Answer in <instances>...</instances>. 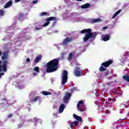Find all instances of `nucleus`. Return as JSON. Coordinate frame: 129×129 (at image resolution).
<instances>
[{"label":"nucleus","instance_id":"obj_42","mask_svg":"<svg viewBox=\"0 0 129 129\" xmlns=\"http://www.w3.org/2000/svg\"><path fill=\"white\" fill-rule=\"evenodd\" d=\"M21 0H15V3H19V2H21Z\"/></svg>","mask_w":129,"mask_h":129},{"label":"nucleus","instance_id":"obj_43","mask_svg":"<svg viewBox=\"0 0 129 129\" xmlns=\"http://www.w3.org/2000/svg\"><path fill=\"white\" fill-rule=\"evenodd\" d=\"M107 85H110V84H111V83H110V82H107V83H106V84Z\"/></svg>","mask_w":129,"mask_h":129},{"label":"nucleus","instance_id":"obj_1","mask_svg":"<svg viewBox=\"0 0 129 129\" xmlns=\"http://www.w3.org/2000/svg\"><path fill=\"white\" fill-rule=\"evenodd\" d=\"M58 65H59V60L57 58L49 61L46 64V71L47 73H52L57 71Z\"/></svg>","mask_w":129,"mask_h":129},{"label":"nucleus","instance_id":"obj_23","mask_svg":"<svg viewBox=\"0 0 129 129\" xmlns=\"http://www.w3.org/2000/svg\"><path fill=\"white\" fill-rule=\"evenodd\" d=\"M41 93L43 94V95H45V96L51 95V94H52V93L50 92H47V91H42Z\"/></svg>","mask_w":129,"mask_h":129},{"label":"nucleus","instance_id":"obj_36","mask_svg":"<svg viewBox=\"0 0 129 129\" xmlns=\"http://www.w3.org/2000/svg\"><path fill=\"white\" fill-rule=\"evenodd\" d=\"M100 100L102 102H104V101H105V99L104 98H100Z\"/></svg>","mask_w":129,"mask_h":129},{"label":"nucleus","instance_id":"obj_46","mask_svg":"<svg viewBox=\"0 0 129 129\" xmlns=\"http://www.w3.org/2000/svg\"><path fill=\"white\" fill-rule=\"evenodd\" d=\"M61 56H64L65 55V53L63 52L61 54Z\"/></svg>","mask_w":129,"mask_h":129},{"label":"nucleus","instance_id":"obj_9","mask_svg":"<svg viewBox=\"0 0 129 129\" xmlns=\"http://www.w3.org/2000/svg\"><path fill=\"white\" fill-rule=\"evenodd\" d=\"M71 97V93H67L63 97V101L64 103H68L69 102V100Z\"/></svg>","mask_w":129,"mask_h":129},{"label":"nucleus","instance_id":"obj_26","mask_svg":"<svg viewBox=\"0 0 129 129\" xmlns=\"http://www.w3.org/2000/svg\"><path fill=\"white\" fill-rule=\"evenodd\" d=\"M40 99H41L40 96H36L32 99V101L36 102V101H38V100H40Z\"/></svg>","mask_w":129,"mask_h":129},{"label":"nucleus","instance_id":"obj_12","mask_svg":"<svg viewBox=\"0 0 129 129\" xmlns=\"http://www.w3.org/2000/svg\"><path fill=\"white\" fill-rule=\"evenodd\" d=\"M8 59V54H7V53L4 52L3 53V56H2V59L3 60L2 61V64L3 65V61H8L9 63V60H7Z\"/></svg>","mask_w":129,"mask_h":129},{"label":"nucleus","instance_id":"obj_37","mask_svg":"<svg viewBox=\"0 0 129 129\" xmlns=\"http://www.w3.org/2000/svg\"><path fill=\"white\" fill-rule=\"evenodd\" d=\"M32 75L35 77V76H37V75H38V73H33Z\"/></svg>","mask_w":129,"mask_h":129},{"label":"nucleus","instance_id":"obj_29","mask_svg":"<svg viewBox=\"0 0 129 129\" xmlns=\"http://www.w3.org/2000/svg\"><path fill=\"white\" fill-rule=\"evenodd\" d=\"M5 16V11L3 9H0V17H4Z\"/></svg>","mask_w":129,"mask_h":129},{"label":"nucleus","instance_id":"obj_35","mask_svg":"<svg viewBox=\"0 0 129 129\" xmlns=\"http://www.w3.org/2000/svg\"><path fill=\"white\" fill-rule=\"evenodd\" d=\"M35 31H40L41 30V28L40 27H35Z\"/></svg>","mask_w":129,"mask_h":129},{"label":"nucleus","instance_id":"obj_6","mask_svg":"<svg viewBox=\"0 0 129 129\" xmlns=\"http://www.w3.org/2000/svg\"><path fill=\"white\" fill-rule=\"evenodd\" d=\"M67 81H68V72L66 70H64L62 74L61 84L62 85H65Z\"/></svg>","mask_w":129,"mask_h":129},{"label":"nucleus","instance_id":"obj_2","mask_svg":"<svg viewBox=\"0 0 129 129\" xmlns=\"http://www.w3.org/2000/svg\"><path fill=\"white\" fill-rule=\"evenodd\" d=\"M91 29H86L81 31V34H84L87 33L85 34V36L83 38L84 42H87L89 39H93V40L95 39L96 36H97V33L96 32H91Z\"/></svg>","mask_w":129,"mask_h":129},{"label":"nucleus","instance_id":"obj_49","mask_svg":"<svg viewBox=\"0 0 129 129\" xmlns=\"http://www.w3.org/2000/svg\"><path fill=\"white\" fill-rule=\"evenodd\" d=\"M77 66H80V64L78 63V64H76Z\"/></svg>","mask_w":129,"mask_h":129},{"label":"nucleus","instance_id":"obj_50","mask_svg":"<svg viewBox=\"0 0 129 129\" xmlns=\"http://www.w3.org/2000/svg\"><path fill=\"white\" fill-rule=\"evenodd\" d=\"M2 53H3V52L0 51V56H1V55H2Z\"/></svg>","mask_w":129,"mask_h":129},{"label":"nucleus","instance_id":"obj_21","mask_svg":"<svg viewBox=\"0 0 129 129\" xmlns=\"http://www.w3.org/2000/svg\"><path fill=\"white\" fill-rule=\"evenodd\" d=\"M121 12V10H119L118 11H117L116 13H114V14L113 15L112 17V19H115L116 16H117Z\"/></svg>","mask_w":129,"mask_h":129},{"label":"nucleus","instance_id":"obj_47","mask_svg":"<svg viewBox=\"0 0 129 129\" xmlns=\"http://www.w3.org/2000/svg\"><path fill=\"white\" fill-rule=\"evenodd\" d=\"M103 29H104V30H105L106 29H107V27H104Z\"/></svg>","mask_w":129,"mask_h":129},{"label":"nucleus","instance_id":"obj_32","mask_svg":"<svg viewBox=\"0 0 129 129\" xmlns=\"http://www.w3.org/2000/svg\"><path fill=\"white\" fill-rule=\"evenodd\" d=\"M83 103V100H80L78 102V104H77V106L78 107H79V106H80V105H82V104Z\"/></svg>","mask_w":129,"mask_h":129},{"label":"nucleus","instance_id":"obj_48","mask_svg":"<svg viewBox=\"0 0 129 129\" xmlns=\"http://www.w3.org/2000/svg\"><path fill=\"white\" fill-rule=\"evenodd\" d=\"M77 2H82V1H83V0H77Z\"/></svg>","mask_w":129,"mask_h":129},{"label":"nucleus","instance_id":"obj_28","mask_svg":"<svg viewBox=\"0 0 129 129\" xmlns=\"http://www.w3.org/2000/svg\"><path fill=\"white\" fill-rule=\"evenodd\" d=\"M33 71L35 72H37V73H39L40 72V69L38 67H36L33 69Z\"/></svg>","mask_w":129,"mask_h":129},{"label":"nucleus","instance_id":"obj_5","mask_svg":"<svg viewBox=\"0 0 129 129\" xmlns=\"http://www.w3.org/2000/svg\"><path fill=\"white\" fill-rule=\"evenodd\" d=\"M74 75L76 77H81V76H84V74L80 67H76L74 71Z\"/></svg>","mask_w":129,"mask_h":129},{"label":"nucleus","instance_id":"obj_4","mask_svg":"<svg viewBox=\"0 0 129 129\" xmlns=\"http://www.w3.org/2000/svg\"><path fill=\"white\" fill-rule=\"evenodd\" d=\"M2 61L0 60V72H7L9 61L4 60L3 61V65H1Z\"/></svg>","mask_w":129,"mask_h":129},{"label":"nucleus","instance_id":"obj_16","mask_svg":"<svg viewBox=\"0 0 129 129\" xmlns=\"http://www.w3.org/2000/svg\"><path fill=\"white\" fill-rule=\"evenodd\" d=\"M73 117L75 119H77L78 121H82V119L81 118V117L80 116H78L75 114H73Z\"/></svg>","mask_w":129,"mask_h":129},{"label":"nucleus","instance_id":"obj_51","mask_svg":"<svg viewBox=\"0 0 129 129\" xmlns=\"http://www.w3.org/2000/svg\"><path fill=\"white\" fill-rule=\"evenodd\" d=\"M100 106H99H99H98V107L99 108V107H100Z\"/></svg>","mask_w":129,"mask_h":129},{"label":"nucleus","instance_id":"obj_25","mask_svg":"<svg viewBox=\"0 0 129 129\" xmlns=\"http://www.w3.org/2000/svg\"><path fill=\"white\" fill-rule=\"evenodd\" d=\"M111 101H113L112 99L108 98L106 101L105 102V104H107V105H109L110 103H111Z\"/></svg>","mask_w":129,"mask_h":129},{"label":"nucleus","instance_id":"obj_39","mask_svg":"<svg viewBox=\"0 0 129 129\" xmlns=\"http://www.w3.org/2000/svg\"><path fill=\"white\" fill-rule=\"evenodd\" d=\"M5 75V73H0V78H2V76Z\"/></svg>","mask_w":129,"mask_h":129},{"label":"nucleus","instance_id":"obj_38","mask_svg":"<svg viewBox=\"0 0 129 129\" xmlns=\"http://www.w3.org/2000/svg\"><path fill=\"white\" fill-rule=\"evenodd\" d=\"M105 76H107L108 75H109V72H106L105 74Z\"/></svg>","mask_w":129,"mask_h":129},{"label":"nucleus","instance_id":"obj_20","mask_svg":"<svg viewBox=\"0 0 129 129\" xmlns=\"http://www.w3.org/2000/svg\"><path fill=\"white\" fill-rule=\"evenodd\" d=\"M26 17V15L22 13H19V21H23L22 18H24Z\"/></svg>","mask_w":129,"mask_h":129},{"label":"nucleus","instance_id":"obj_13","mask_svg":"<svg viewBox=\"0 0 129 129\" xmlns=\"http://www.w3.org/2000/svg\"><path fill=\"white\" fill-rule=\"evenodd\" d=\"M13 5V1H10L8 3H6L4 6V9H8Z\"/></svg>","mask_w":129,"mask_h":129},{"label":"nucleus","instance_id":"obj_17","mask_svg":"<svg viewBox=\"0 0 129 129\" xmlns=\"http://www.w3.org/2000/svg\"><path fill=\"white\" fill-rule=\"evenodd\" d=\"M40 17H45L47 16V17H49L50 16V13L48 12H41L39 14Z\"/></svg>","mask_w":129,"mask_h":129},{"label":"nucleus","instance_id":"obj_7","mask_svg":"<svg viewBox=\"0 0 129 129\" xmlns=\"http://www.w3.org/2000/svg\"><path fill=\"white\" fill-rule=\"evenodd\" d=\"M56 20H57V17H50L47 18L45 20L46 22L42 25V27H47V26H49V25H50V22H51V21H56Z\"/></svg>","mask_w":129,"mask_h":129},{"label":"nucleus","instance_id":"obj_3","mask_svg":"<svg viewBox=\"0 0 129 129\" xmlns=\"http://www.w3.org/2000/svg\"><path fill=\"white\" fill-rule=\"evenodd\" d=\"M113 63V61L112 60L103 62L101 63L100 67L99 69L100 72H103V71H106V68L109 67L111 64Z\"/></svg>","mask_w":129,"mask_h":129},{"label":"nucleus","instance_id":"obj_54","mask_svg":"<svg viewBox=\"0 0 129 129\" xmlns=\"http://www.w3.org/2000/svg\"><path fill=\"white\" fill-rule=\"evenodd\" d=\"M35 118V119H36V118Z\"/></svg>","mask_w":129,"mask_h":129},{"label":"nucleus","instance_id":"obj_53","mask_svg":"<svg viewBox=\"0 0 129 129\" xmlns=\"http://www.w3.org/2000/svg\"><path fill=\"white\" fill-rule=\"evenodd\" d=\"M1 123H2V121H1V120H0V124H1Z\"/></svg>","mask_w":129,"mask_h":129},{"label":"nucleus","instance_id":"obj_11","mask_svg":"<svg viewBox=\"0 0 129 129\" xmlns=\"http://www.w3.org/2000/svg\"><path fill=\"white\" fill-rule=\"evenodd\" d=\"M65 109V105L64 104H61L59 106V108L58 109V112L59 113H62L63 111H64V109Z\"/></svg>","mask_w":129,"mask_h":129},{"label":"nucleus","instance_id":"obj_15","mask_svg":"<svg viewBox=\"0 0 129 129\" xmlns=\"http://www.w3.org/2000/svg\"><path fill=\"white\" fill-rule=\"evenodd\" d=\"M27 40H30V36L23 35L22 37V41L24 42L25 41H27Z\"/></svg>","mask_w":129,"mask_h":129},{"label":"nucleus","instance_id":"obj_44","mask_svg":"<svg viewBox=\"0 0 129 129\" xmlns=\"http://www.w3.org/2000/svg\"><path fill=\"white\" fill-rule=\"evenodd\" d=\"M34 124V125H35V126H37V121H35Z\"/></svg>","mask_w":129,"mask_h":129},{"label":"nucleus","instance_id":"obj_18","mask_svg":"<svg viewBox=\"0 0 129 129\" xmlns=\"http://www.w3.org/2000/svg\"><path fill=\"white\" fill-rule=\"evenodd\" d=\"M42 59V55H39L36 56L35 58L34 62L35 63H38V62Z\"/></svg>","mask_w":129,"mask_h":129},{"label":"nucleus","instance_id":"obj_8","mask_svg":"<svg viewBox=\"0 0 129 129\" xmlns=\"http://www.w3.org/2000/svg\"><path fill=\"white\" fill-rule=\"evenodd\" d=\"M73 41V38L72 37H67L63 40L62 42V44L63 46H68L69 43H71Z\"/></svg>","mask_w":129,"mask_h":129},{"label":"nucleus","instance_id":"obj_52","mask_svg":"<svg viewBox=\"0 0 129 129\" xmlns=\"http://www.w3.org/2000/svg\"><path fill=\"white\" fill-rule=\"evenodd\" d=\"M97 109H98L99 110H100V109H99V108H97Z\"/></svg>","mask_w":129,"mask_h":129},{"label":"nucleus","instance_id":"obj_19","mask_svg":"<svg viewBox=\"0 0 129 129\" xmlns=\"http://www.w3.org/2000/svg\"><path fill=\"white\" fill-rule=\"evenodd\" d=\"M81 8L82 9H88V8H90V4L89 3H86L85 5H82Z\"/></svg>","mask_w":129,"mask_h":129},{"label":"nucleus","instance_id":"obj_30","mask_svg":"<svg viewBox=\"0 0 129 129\" xmlns=\"http://www.w3.org/2000/svg\"><path fill=\"white\" fill-rule=\"evenodd\" d=\"M77 109L78 111H80L81 112H83V111H84V110H83V108L80 107V106H77Z\"/></svg>","mask_w":129,"mask_h":129},{"label":"nucleus","instance_id":"obj_45","mask_svg":"<svg viewBox=\"0 0 129 129\" xmlns=\"http://www.w3.org/2000/svg\"><path fill=\"white\" fill-rule=\"evenodd\" d=\"M56 24H57V21H54V22H53V25H56Z\"/></svg>","mask_w":129,"mask_h":129},{"label":"nucleus","instance_id":"obj_34","mask_svg":"<svg viewBox=\"0 0 129 129\" xmlns=\"http://www.w3.org/2000/svg\"><path fill=\"white\" fill-rule=\"evenodd\" d=\"M23 126V123H20L18 124V128H21V127Z\"/></svg>","mask_w":129,"mask_h":129},{"label":"nucleus","instance_id":"obj_27","mask_svg":"<svg viewBox=\"0 0 129 129\" xmlns=\"http://www.w3.org/2000/svg\"><path fill=\"white\" fill-rule=\"evenodd\" d=\"M123 79H124V80H126L127 82H129V76L128 75L123 76Z\"/></svg>","mask_w":129,"mask_h":129},{"label":"nucleus","instance_id":"obj_40","mask_svg":"<svg viewBox=\"0 0 129 129\" xmlns=\"http://www.w3.org/2000/svg\"><path fill=\"white\" fill-rule=\"evenodd\" d=\"M37 3H38V0H36V1H33V4H37Z\"/></svg>","mask_w":129,"mask_h":129},{"label":"nucleus","instance_id":"obj_33","mask_svg":"<svg viewBox=\"0 0 129 129\" xmlns=\"http://www.w3.org/2000/svg\"><path fill=\"white\" fill-rule=\"evenodd\" d=\"M13 115L12 113L9 114L8 115L7 117L8 118H11V117H12Z\"/></svg>","mask_w":129,"mask_h":129},{"label":"nucleus","instance_id":"obj_31","mask_svg":"<svg viewBox=\"0 0 129 129\" xmlns=\"http://www.w3.org/2000/svg\"><path fill=\"white\" fill-rule=\"evenodd\" d=\"M73 56V54L72 53H70L69 54V57H68V60H72V57Z\"/></svg>","mask_w":129,"mask_h":129},{"label":"nucleus","instance_id":"obj_22","mask_svg":"<svg viewBox=\"0 0 129 129\" xmlns=\"http://www.w3.org/2000/svg\"><path fill=\"white\" fill-rule=\"evenodd\" d=\"M98 22H101V20L100 19H95L91 21V23L94 24V23H97Z\"/></svg>","mask_w":129,"mask_h":129},{"label":"nucleus","instance_id":"obj_10","mask_svg":"<svg viewBox=\"0 0 129 129\" xmlns=\"http://www.w3.org/2000/svg\"><path fill=\"white\" fill-rule=\"evenodd\" d=\"M102 39L104 42H106L107 41H108V40L110 39V34H107L105 35H103Z\"/></svg>","mask_w":129,"mask_h":129},{"label":"nucleus","instance_id":"obj_14","mask_svg":"<svg viewBox=\"0 0 129 129\" xmlns=\"http://www.w3.org/2000/svg\"><path fill=\"white\" fill-rule=\"evenodd\" d=\"M78 124H79V122L77 121H75L72 122L71 124H70V127H71V128H73V126L75 125V126H77V125H78Z\"/></svg>","mask_w":129,"mask_h":129},{"label":"nucleus","instance_id":"obj_24","mask_svg":"<svg viewBox=\"0 0 129 129\" xmlns=\"http://www.w3.org/2000/svg\"><path fill=\"white\" fill-rule=\"evenodd\" d=\"M1 101L2 102H0V104H6V103L8 104V100L6 98H3Z\"/></svg>","mask_w":129,"mask_h":129},{"label":"nucleus","instance_id":"obj_41","mask_svg":"<svg viewBox=\"0 0 129 129\" xmlns=\"http://www.w3.org/2000/svg\"><path fill=\"white\" fill-rule=\"evenodd\" d=\"M26 61H27V62H30V61H31V59H30L29 58H26Z\"/></svg>","mask_w":129,"mask_h":129}]
</instances>
